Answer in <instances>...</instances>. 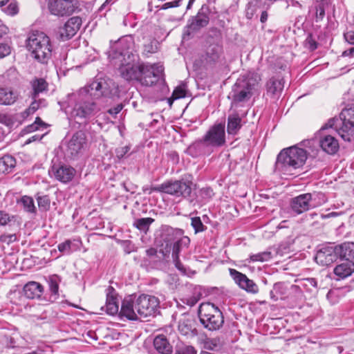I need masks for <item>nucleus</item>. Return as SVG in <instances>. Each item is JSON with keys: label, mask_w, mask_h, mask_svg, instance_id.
Wrapping results in <instances>:
<instances>
[{"label": "nucleus", "mask_w": 354, "mask_h": 354, "mask_svg": "<svg viewBox=\"0 0 354 354\" xmlns=\"http://www.w3.org/2000/svg\"><path fill=\"white\" fill-rule=\"evenodd\" d=\"M118 88L111 80L95 79L91 84L80 90L77 102L71 111V117L75 119H84L96 113L100 108L91 99L101 97L111 98L117 95Z\"/></svg>", "instance_id": "nucleus-1"}, {"label": "nucleus", "mask_w": 354, "mask_h": 354, "mask_svg": "<svg viewBox=\"0 0 354 354\" xmlns=\"http://www.w3.org/2000/svg\"><path fill=\"white\" fill-rule=\"evenodd\" d=\"M334 295H335V292H334V291H333V290H330V291L328 292V294H327V295H326V297H327V299H328V300H330V298H331L332 297H333Z\"/></svg>", "instance_id": "nucleus-64"}, {"label": "nucleus", "mask_w": 354, "mask_h": 354, "mask_svg": "<svg viewBox=\"0 0 354 354\" xmlns=\"http://www.w3.org/2000/svg\"><path fill=\"white\" fill-rule=\"evenodd\" d=\"M203 295V291L202 287L196 286L193 288L192 295L185 297L183 301L187 305L193 306L201 299Z\"/></svg>", "instance_id": "nucleus-33"}, {"label": "nucleus", "mask_w": 354, "mask_h": 354, "mask_svg": "<svg viewBox=\"0 0 354 354\" xmlns=\"http://www.w3.org/2000/svg\"><path fill=\"white\" fill-rule=\"evenodd\" d=\"M10 53V47L6 44H0V59L3 58Z\"/></svg>", "instance_id": "nucleus-53"}, {"label": "nucleus", "mask_w": 354, "mask_h": 354, "mask_svg": "<svg viewBox=\"0 0 354 354\" xmlns=\"http://www.w3.org/2000/svg\"><path fill=\"white\" fill-rule=\"evenodd\" d=\"M16 216L10 214L4 210H0V225L5 226L11 225L12 222H15Z\"/></svg>", "instance_id": "nucleus-42"}, {"label": "nucleus", "mask_w": 354, "mask_h": 354, "mask_svg": "<svg viewBox=\"0 0 354 354\" xmlns=\"http://www.w3.org/2000/svg\"><path fill=\"white\" fill-rule=\"evenodd\" d=\"M35 198L37 201L39 208L41 211H47L49 209L50 205V200L48 196L37 194L35 195Z\"/></svg>", "instance_id": "nucleus-41"}, {"label": "nucleus", "mask_w": 354, "mask_h": 354, "mask_svg": "<svg viewBox=\"0 0 354 354\" xmlns=\"http://www.w3.org/2000/svg\"><path fill=\"white\" fill-rule=\"evenodd\" d=\"M325 195L322 192L306 193L291 199L290 209L297 214H301L326 203Z\"/></svg>", "instance_id": "nucleus-10"}, {"label": "nucleus", "mask_w": 354, "mask_h": 354, "mask_svg": "<svg viewBox=\"0 0 354 354\" xmlns=\"http://www.w3.org/2000/svg\"><path fill=\"white\" fill-rule=\"evenodd\" d=\"M86 144L85 133L82 131L76 132L68 142L66 155L71 158H75L86 149Z\"/></svg>", "instance_id": "nucleus-14"}, {"label": "nucleus", "mask_w": 354, "mask_h": 354, "mask_svg": "<svg viewBox=\"0 0 354 354\" xmlns=\"http://www.w3.org/2000/svg\"><path fill=\"white\" fill-rule=\"evenodd\" d=\"M223 53L222 46L218 44L210 45L206 51L205 60L210 64H215L220 60Z\"/></svg>", "instance_id": "nucleus-29"}, {"label": "nucleus", "mask_w": 354, "mask_h": 354, "mask_svg": "<svg viewBox=\"0 0 354 354\" xmlns=\"http://www.w3.org/2000/svg\"><path fill=\"white\" fill-rule=\"evenodd\" d=\"M354 272V267L351 268V267H335L334 268V274L336 276V280L344 279Z\"/></svg>", "instance_id": "nucleus-39"}, {"label": "nucleus", "mask_w": 354, "mask_h": 354, "mask_svg": "<svg viewBox=\"0 0 354 354\" xmlns=\"http://www.w3.org/2000/svg\"><path fill=\"white\" fill-rule=\"evenodd\" d=\"M60 279L58 276L53 275L48 279V283L49 286V290L51 292L50 299H56L58 296L59 290V283Z\"/></svg>", "instance_id": "nucleus-37"}, {"label": "nucleus", "mask_w": 354, "mask_h": 354, "mask_svg": "<svg viewBox=\"0 0 354 354\" xmlns=\"http://www.w3.org/2000/svg\"><path fill=\"white\" fill-rule=\"evenodd\" d=\"M4 12L8 15H15L19 12L18 6L16 2H11L6 8Z\"/></svg>", "instance_id": "nucleus-48"}, {"label": "nucleus", "mask_w": 354, "mask_h": 354, "mask_svg": "<svg viewBox=\"0 0 354 354\" xmlns=\"http://www.w3.org/2000/svg\"><path fill=\"white\" fill-rule=\"evenodd\" d=\"M207 8L202 7L196 16L189 21V24L187 26V30L186 32L188 35L198 31L201 28L208 24L209 19L207 14Z\"/></svg>", "instance_id": "nucleus-17"}, {"label": "nucleus", "mask_w": 354, "mask_h": 354, "mask_svg": "<svg viewBox=\"0 0 354 354\" xmlns=\"http://www.w3.org/2000/svg\"><path fill=\"white\" fill-rule=\"evenodd\" d=\"M175 354H196V351L192 346H185L179 348Z\"/></svg>", "instance_id": "nucleus-49"}, {"label": "nucleus", "mask_w": 354, "mask_h": 354, "mask_svg": "<svg viewBox=\"0 0 354 354\" xmlns=\"http://www.w3.org/2000/svg\"><path fill=\"white\" fill-rule=\"evenodd\" d=\"M82 25V19L79 17L70 18L65 24L60 27L57 31V37L63 41L68 40L73 37Z\"/></svg>", "instance_id": "nucleus-16"}, {"label": "nucleus", "mask_w": 354, "mask_h": 354, "mask_svg": "<svg viewBox=\"0 0 354 354\" xmlns=\"http://www.w3.org/2000/svg\"><path fill=\"white\" fill-rule=\"evenodd\" d=\"M18 240L16 234L4 233L0 236V241L3 243L10 245Z\"/></svg>", "instance_id": "nucleus-46"}, {"label": "nucleus", "mask_w": 354, "mask_h": 354, "mask_svg": "<svg viewBox=\"0 0 354 354\" xmlns=\"http://www.w3.org/2000/svg\"><path fill=\"white\" fill-rule=\"evenodd\" d=\"M133 40L124 36L114 42L111 41L108 57L113 65L118 67L122 77L126 80H138L140 66L135 65L136 55L133 53Z\"/></svg>", "instance_id": "nucleus-2"}, {"label": "nucleus", "mask_w": 354, "mask_h": 354, "mask_svg": "<svg viewBox=\"0 0 354 354\" xmlns=\"http://www.w3.org/2000/svg\"><path fill=\"white\" fill-rule=\"evenodd\" d=\"M241 127L242 120L238 113H234L228 115L227 131L229 135H236Z\"/></svg>", "instance_id": "nucleus-27"}, {"label": "nucleus", "mask_w": 354, "mask_h": 354, "mask_svg": "<svg viewBox=\"0 0 354 354\" xmlns=\"http://www.w3.org/2000/svg\"><path fill=\"white\" fill-rule=\"evenodd\" d=\"M267 19H268V13H267V12H266V11L262 12V13L261 15V19H260L262 23H264V22L266 21Z\"/></svg>", "instance_id": "nucleus-62"}, {"label": "nucleus", "mask_w": 354, "mask_h": 354, "mask_svg": "<svg viewBox=\"0 0 354 354\" xmlns=\"http://www.w3.org/2000/svg\"><path fill=\"white\" fill-rule=\"evenodd\" d=\"M52 172L57 180L64 183L72 180L75 174V170L73 167L64 165L53 167Z\"/></svg>", "instance_id": "nucleus-22"}, {"label": "nucleus", "mask_w": 354, "mask_h": 354, "mask_svg": "<svg viewBox=\"0 0 354 354\" xmlns=\"http://www.w3.org/2000/svg\"><path fill=\"white\" fill-rule=\"evenodd\" d=\"M26 47L31 57L40 63H46L51 57L50 40L43 32H31L26 40Z\"/></svg>", "instance_id": "nucleus-7"}, {"label": "nucleus", "mask_w": 354, "mask_h": 354, "mask_svg": "<svg viewBox=\"0 0 354 354\" xmlns=\"http://www.w3.org/2000/svg\"><path fill=\"white\" fill-rule=\"evenodd\" d=\"M154 221L151 218H142L136 219L134 221L133 225L138 230L147 232L150 225Z\"/></svg>", "instance_id": "nucleus-40"}, {"label": "nucleus", "mask_w": 354, "mask_h": 354, "mask_svg": "<svg viewBox=\"0 0 354 354\" xmlns=\"http://www.w3.org/2000/svg\"><path fill=\"white\" fill-rule=\"evenodd\" d=\"M260 81V75L257 73L250 71L239 78L232 88V104L248 101L253 94V91L257 89Z\"/></svg>", "instance_id": "nucleus-8"}, {"label": "nucleus", "mask_w": 354, "mask_h": 354, "mask_svg": "<svg viewBox=\"0 0 354 354\" xmlns=\"http://www.w3.org/2000/svg\"><path fill=\"white\" fill-rule=\"evenodd\" d=\"M168 250L163 249V243L160 244V250L151 248L146 250L148 261L153 263H170V254H168ZM172 263V261H171Z\"/></svg>", "instance_id": "nucleus-20"}, {"label": "nucleus", "mask_w": 354, "mask_h": 354, "mask_svg": "<svg viewBox=\"0 0 354 354\" xmlns=\"http://www.w3.org/2000/svg\"><path fill=\"white\" fill-rule=\"evenodd\" d=\"M342 121L341 125L337 124V119H331L326 126L330 128H335L341 138L348 142L354 140V106L346 108L339 114Z\"/></svg>", "instance_id": "nucleus-9"}, {"label": "nucleus", "mask_w": 354, "mask_h": 354, "mask_svg": "<svg viewBox=\"0 0 354 354\" xmlns=\"http://www.w3.org/2000/svg\"><path fill=\"white\" fill-rule=\"evenodd\" d=\"M345 40L350 44L354 45V31L349 30L344 34Z\"/></svg>", "instance_id": "nucleus-55"}, {"label": "nucleus", "mask_w": 354, "mask_h": 354, "mask_svg": "<svg viewBox=\"0 0 354 354\" xmlns=\"http://www.w3.org/2000/svg\"><path fill=\"white\" fill-rule=\"evenodd\" d=\"M44 125V122L41 121V120L39 118H37L35 122L30 125L28 128L29 131H32L35 130H38L39 129L40 126Z\"/></svg>", "instance_id": "nucleus-54"}, {"label": "nucleus", "mask_w": 354, "mask_h": 354, "mask_svg": "<svg viewBox=\"0 0 354 354\" xmlns=\"http://www.w3.org/2000/svg\"><path fill=\"white\" fill-rule=\"evenodd\" d=\"M325 15V10L322 5L316 7V17L318 19H322Z\"/></svg>", "instance_id": "nucleus-56"}, {"label": "nucleus", "mask_w": 354, "mask_h": 354, "mask_svg": "<svg viewBox=\"0 0 354 354\" xmlns=\"http://www.w3.org/2000/svg\"><path fill=\"white\" fill-rule=\"evenodd\" d=\"M140 75L138 80L145 86H152L161 76L163 68L159 64H142L140 66Z\"/></svg>", "instance_id": "nucleus-13"}, {"label": "nucleus", "mask_w": 354, "mask_h": 354, "mask_svg": "<svg viewBox=\"0 0 354 354\" xmlns=\"http://www.w3.org/2000/svg\"><path fill=\"white\" fill-rule=\"evenodd\" d=\"M198 317L201 324L209 330H217L224 323L222 312L212 303H203L200 305Z\"/></svg>", "instance_id": "nucleus-11"}, {"label": "nucleus", "mask_w": 354, "mask_h": 354, "mask_svg": "<svg viewBox=\"0 0 354 354\" xmlns=\"http://www.w3.org/2000/svg\"><path fill=\"white\" fill-rule=\"evenodd\" d=\"M153 346L160 354H171L172 353V346L169 343L167 339L162 335L155 337Z\"/></svg>", "instance_id": "nucleus-28"}, {"label": "nucleus", "mask_w": 354, "mask_h": 354, "mask_svg": "<svg viewBox=\"0 0 354 354\" xmlns=\"http://www.w3.org/2000/svg\"><path fill=\"white\" fill-rule=\"evenodd\" d=\"M179 274L189 277H193L196 274V271L190 268V267H176Z\"/></svg>", "instance_id": "nucleus-50"}, {"label": "nucleus", "mask_w": 354, "mask_h": 354, "mask_svg": "<svg viewBox=\"0 0 354 354\" xmlns=\"http://www.w3.org/2000/svg\"><path fill=\"white\" fill-rule=\"evenodd\" d=\"M308 158L307 151L296 146L282 149L278 154L275 169L283 174H290L302 167Z\"/></svg>", "instance_id": "nucleus-6"}, {"label": "nucleus", "mask_w": 354, "mask_h": 354, "mask_svg": "<svg viewBox=\"0 0 354 354\" xmlns=\"http://www.w3.org/2000/svg\"><path fill=\"white\" fill-rule=\"evenodd\" d=\"M183 1V0H175L171 2H167L160 7V9L166 10L168 8L178 7L181 5Z\"/></svg>", "instance_id": "nucleus-51"}, {"label": "nucleus", "mask_w": 354, "mask_h": 354, "mask_svg": "<svg viewBox=\"0 0 354 354\" xmlns=\"http://www.w3.org/2000/svg\"><path fill=\"white\" fill-rule=\"evenodd\" d=\"M290 249L288 245H281L277 250L273 249L272 251H266L256 254H253L250 257L252 261H259L264 262L271 259L273 257V252L275 254H280L282 255L283 253H288Z\"/></svg>", "instance_id": "nucleus-24"}, {"label": "nucleus", "mask_w": 354, "mask_h": 354, "mask_svg": "<svg viewBox=\"0 0 354 354\" xmlns=\"http://www.w3.org/2000/svg\"><path fill=\"white\" fill-rule=\"evenodd\" d=\"M225 143V124L213 125L200 140H196L189 147L193 156L210 153L214 148L220 147Z\"/></svg>", "instance_id": "nucleus-5"}, {"label": "nucleus", "mask_w": 354, "mask_h": 354, "mask_svg": "<svg viewBox=\"0 0 354 354\" xmlns=\"http://www.w3.org/2000/svg\"><path fill=\"white\" fill-rule=\"evenodd\" d=\"M32 102L30 104L29 107L21 113L24 118L28 117L39 109L45 107L47 105V102L44 99H41L39 97H32Z\"/></svg>", "instance_id": "nucleus-31"}, {"label": "nucleus", "mask_w": 354, "mask_h": 354, "mask_svg": "<svg viewBox=\"0 0 354 354\" xmlns=\"http://www.w3.org/2000/svg\"><path fill=\"white\" fill-rule=\"evenodd\" d=\"M48 6L50 13L56 16L69 15L75 10L73 0H49Z\"/></svg>", "instance_id": "nucleus-15"}, {"label": "nucleus", "mask_w": 354, "mask_h": 354, "mask_svg": "<svg viewBox=\"0 0 354 354\" xmlns=\"http://www.w3.org/2000/svg\"><path fill=\"white\" fill-rule=\"evenodd\" d=\"M178 330L183 335H189L193 330V320L184 317L178 322Z\"/></svg>", "instance_id": "nucleus-36"}, {"label": "nucleus", "mask_w": 354, "mask_h": 354, "mask_svg": "<svg viewBox=\"0 0 354 354\" xmlns=\"http://www.w3.org/2000/svg\"><path fill=\"white\" fill-rule=\"evenodd\" d=\"M19 203L23 205L24 209L26 212L32 214L36 213V207L32 197L24 196L21 198Z\"/></svg>", "instance_id": "nucleus-38"}, {"label": "nucleus", "mask_w": 354, "mask_h": 354, "mask_svg": "<svg viewBox=\"0 0 354 354\" xmlns=\"http://www.w3.org/2000/svg\"><path fill=\"white\" fill-rule=\"evenodd\" d=\"M230 273L235 283L241 288L253 293L258 291L257 286L253 282L252 280L248 279L246 275L232 268L230 269Z\"/></svg>", "instance_id": "nucleus-18"}, {"label": "nucleus", "mask_w": 354, "mask_h": 354, "mask_svg": "<svg viewBox=\"0 0 354 354\" xmlns=\"http://www.w3.org/2000/svg\"><path fill=\"white\" fill-rule=\"evenodd\" d=\"M322 149L329 154L335 153L339 149V142L337 140L330 135L324 136L319 141Z\"/></svg>", "instance_id": "nucleus-26"}, {"label": "nucleus", "mask_w": 354, "mask_h": 354, "mask_svg": "<svg viewBox=\"0 0 354 354\" xmlns=\"http://www.w3.org/2000/svg\"><path fill=\"white\" fill-rule=\"evenodd\" d=\"M159 306L157 297L149 295H140L135 301L131 298H125L122 304L120 315L129 320H138L153 316Z\"/></svg>", "instance_id": "nucleus-3"}, {"label": "nucleus", "mask_w": 354, "mask_h": 354, "mask_svg": "<svg viewBox=\"0 0 354 354\" xmlns=\"http://www.w3.org/2000/svg\"><path fill=\"white\" fill-rule=\"evenodd\" d=\"M281 80L272 78L267 83V93L272 96L277 95L283 89Z\"/></svg>", "instance_id": "nucleus-34"}, {"label": "nucleus", "mask_w": 354, "mask_h": 354, "mask_svg": "<svg viewBox=\"0 0 354 354\" xmlns=\"http://www.w3.org/2000/svg\"><path fill=\"white\" fill-rule=\"evenodd\" d=\"M24 296L30 299H39L44 292V287L36 281H29L23 288Z\"/></svg>", "instance_id": "nucleus-23"}, {"label": "nucleus", "mask_w": 354, "mask_h": 354, "mask_svg": "<svg viewBox=\"0 0 354 354\" xmlns=\"http://www.w3.org/2000/svg\"><path fill=\"white\" fill-rule=\"evenodd\" d=\"M6 26L0 22V38L6 33Z\"/></svg>", "instance_id": "nucleus-63"}, {"label": "nucleus", "mask_w": 354, "mask_h": 354, "mask_svg": "<svg viewBox=\"0 0 354 354\" xmlns=\"http://www.w3.org/2000/svg\"><path fill=\"white\" fill-rule=\"evenodd\" d=\"M184 232L181 229L173 228L169 226H163L160 230L159 243H163V249L168 250L174 266H180L179 253L184 248H187L190 243L188 236L183 235Z\"/></svg>", "instance_id": "nucleus-4"}, {"label": "nucleus", "mask_w": 354, "mask_h": 354, "mask_svg": "<svg viewBox=\"0 0 354 354\" xmlns=\"http://www.w3.org/2000/svg\"><path fill=\"white\" fill-rule=\"evenodd\" d=\"M16 165L15 159L10 156L6 155L0 158V174H8L12 172Z\"/></svg>", "instance_id": "nucleus-32"}, {"label": "nucleus", "mask_w": 354, "mask_h": 354, "mask_svg": "<svg viewBox=\"0 0 354 354\" xmlns=\"http://www.w3.org/2000/svg\"><path fill=\"white\" fill-rule=\"evenodd\" d=\"M338 259L335 248L327 247L320 249L315 257L316 263L321 266H330Z\"/></svg>", "instance_id": "nucleus-19"}, {"label": "nucleus", "mask_w": 354, "mask_h": 354, "mask_svg": "<svg viewBox=\"0 0 354 354\" xmlns=\"http://www.w3.org/2000/svg\"><path fill=\"white\" fill-rule=\"evenodd\" d=\"M147 190H149V194H151L152 192H159L184 198L189 196L192 193L191 183L184 180L167 182L157 187L145 189L144 191L146 192Z\"/></svg>", "instance_id": "nucleus-12"}, {"label": "nucleus", "mask_w": 354, "mask_h": 354, "mask_svg": "<svg viewBox=\"0 0 354 354\" xmlns=\"http://www.w3.org/2000/svg\"><path fill=\"white\" fill-rule=\"evenodd\" d=\"M273 290L275 291L278 295H282L284 294L283 292V286L281 283H276L273 286Z\"/></svg>", "instance_id": "nucleus-57"}, {"label": "nucleus", "mask_w": 354, "mask_h": 354, "mask_svg": "<svg viewBox=\"0 0 354 354\" xmlns=\"http://www.w3.org/2000/svg\"><path fill=\"white\" fill-rule=\"evenodd\" d=\"M201 192L209 198L212 197L213 195V190L209 187L202 189Z\"/></svg>", "instance_id": "nucleus-59"}, {"label": "nucleus", "mask_w": 354, "mask_h": 354, "mask_svg": "<svg viewBox=\"0 0 354 354\" xmlns=\"http://www.w3.org/2000/svg\"><path fill=\"white\" fill-rule=\"evenodd\" d=\"M17 91L8 88L0 87V104L10 105L18 98Z\"/></svg>", "instance_id": "nucleus-30"}, {"label": "nucleus", "mask_w": 354, "mask_h": 354, "mask_svg": "<svg viewBox=\"0 0 354 354\" xmlns=\"http://www.w3.org/2000/svg\"><path fill=\"white\" fill-rule=\"evenodd\" d=\"M32 97H38L40 93L47 90L48 84L44 79H36L32 82Z\"/></svg>", "instance_id": "nucleus-35"}, {"label": "nucleus", "mask_w": 354, "mask_h": 354, "mask_svg": "<svg viewBox=\"0 0 354 354\" xmlns=\"http://www.w3.org/2000/svg\"><path fill=\"white\" fill-rule=\"evenodd\" d=\"M192 226L195 230V233L203 232L205 230V227L203 224L200 217L192 218Z\"/></svg>", "instance_id": "nucleus-45"}, {"label": "nucleus", "mask_w": 354, "mask_h": 354, "mask_svg": "<svg viewBox=\"0 0 354 354\" xmlns=\"http://www.w3.org/2000/svg\"><path fill=\"white\" fill-rule=\"evenodd\" d=\"M186 91L183 86H177L173 93L171 97L173 100H177L185 97Z\"/></svg>", "instance_id": "nucleus-47"}, {"label": "nucleus", "mask_w": 354, "mask_h": 354, "mask_svg": "<svg viewBox=\"0 0 354 354\" xmlns=\"http://www.w3.org/2000/svg\"><path fill=\"white\" fill-rule=\"evenodd\" d=\"M118 304L115 297V290L109 286L106 289V310L109 315H114L118 312Z\"/></svg>", "instance_id": "nucleus-25"}, {"label": "nucleus", "mask_w": 354, "mask_h": 354, "mask_svg": "<svg viewBox=\"0 0 354 354\" xmlns=\"http://www.w3.org/2000/svg\"><path fill=\"white\" fill-rule=\"evenodd\" d=\"M158 43L155 39H150L144 44V53L151 54L154 53L158 50Z\"/></svg>", "instance_id": "nucleus-43"}, {"label": "nucleus", "mask_w": 354, "mask_h": 354, "mask_svg": "<svg viewBox=\"0 0 354 354\" xmlns=\"http://www.w3.org/2000/svg\"><path fill=\"white\" fill-rule=\"evenodd\" d=\"M130 148L128 146L121 147L117 148L115 150V154L118 158H122L129 151Z\"/></svg>", "instance_id": "nucleus-52"}, {"label": "nucleus", "mask_w": 354, "mask_h": 354, "mask_svg": "<svg viewBox=\"0 0 354 354\" xmlns=\"http://www.w3.org/2000/svg\"><path fill=\"white\" fill-rule=\"evenodd\" d=\"M335 252L338 258L342 261H346L354 266V243L344 242L335 247Z\"/></svg>", "instance_id": "nucleus-21"}, {"label": "nucleus", "mask_w": 354, "mask_h": 354, "mask_svg": "<svg viewBox=\"0 0 354 354\" xmlns=\"http://www.w3.org/2000/svg\"><path fill=\"white\" fill-rule=\"evenodd\" d=\"M122 109L123 105L122 104H119L114 108L109 109L108 113H110L111 115H116L121 111Z\"/></svg>", "instance_id": "nucleus-58"}, {"label": "nucleus", "mask_w": 354, "mask_h": 354, "mask_svg": "<svg viewBox=\"0 0 354 354\" xmlns=\"http://www.w3.org/2000/svg\"><path fill=\"white\" fill-rule=\"evenodd\" d=\"M354 54V46L353 47H351V48H349L348 49L344 50L343 53H342V55L346 57V56H351Z\"/></svg>", "instance_id": "nucleus-60"}, {"label": "nucleus", "mask_w": 354, "mask_h": 354, "mask_svg": "<svg viewBox=\"0 0 354 354\" xmlns=\"http://www.w3.org/2000/svg\"><path fill=\"white\" fill-rule=\"evenodd\" d=\"M270 298L273 301H277L279 299L278 294L276 293L275 291L273 289L270 292Z\"/></svg>", "instance_id": "nucleus-61"}, {"label": "nucleus", "mask_w": 354, "mask_h": 354, "mask_svg": "<svg viewBox=\"0 0 354 354\" xmlns=\"http://www.w3.org/2000/svg\"><path fill=\"white\" fill-rule=\"evenodd\" d=\"M59 251L63 254H69L73 250V243L71 240H66L57 245Z\"/></svg>", "instance_id": "nucleus-44"}]
</instances>
